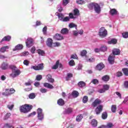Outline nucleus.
<instances>
[{
	"mask_svg": "<svg viewBox=\"0 0 128 128\" xmlns=\"http://www.w3.org/2000/svg\"><path fill=\"white\" fill-rule=\"evenodd\" d=\"M32 110V106L29 104H25L20 108V112H23L24 114H27V112H30Z\"/></svg>",
	"mask_w": 128,
	"mask_h": 128,
	"instance_id": "1",
	"label": "nucleus"
},
{
	"mask_svg": "<svg viewBox=\"0 0 128 128\" xmlns=\"http://www.w3.org/2000/svg\"><path fill=\"white\" fill-rule=\"evenodd\" d=\"M36 112L38 114L37 117L39 120H42L44 118V114L42 112V109L40 108H38L36 110Z\"/></svg>",
	"mask_w": 128,
	"mask_h": 128,
	"instance_id": "2",
	"label": "nucleus"
},
{
	"mask_svg": "<svg viewBox=\"0 0 128 128\" xmlns=\"http://www.w3.org/2000/svg\"><path fill=\"white\" fill-rule=\"evenodd\" d=\"M16 92V90L14 88L6 89L5 92L2 93L3 96H10Z\"/></svg>",
	"mask_w": 128,
	"mask_h": 128,
	"instance_id": "3",
	"label": "nucleus"
},
{
	"mask_svg": "<svg viewBox=\"0 0 128 128\" xmlns=\"http://www.w3.org/2000/svg\"><path fill=\"white\" fill-rule=\"evenodd\" d=\"M44 64L42 63L38 64V65H36L34 66H31V69L34 70H44Z\"/></svg>",
	"mask_w": 128,
	"mask_h": 128,
	"instance_id": "4",
	"label": "nucleus"
},
{
	"mask_svg": "<svg viewBox=\"0 0 128 128\" xmlns=\"http://www.w3.org/2000/svg\"><path fill=\"white\" fill-rule=\"evenodd\" d=\"M99 36L104 38L108 34V31L104 27H102L99 30Z\"/></svg>",
	"mask_w": 128,
	"mask_h": 128,
	"instance_id": "5",
	"label": "nucleus"
},
{
	"mask_svg": "<svg viewBox=\"0 0 128 128\" xmlns=\"http://www.w3.org/2000/svg\"><path fill=\"white\" fill-rule=\"evenodd\" d=\"M12 72H14V74H11L10 76H12V78H16V76H18V75L20 74V73L22 72H20V70L19 69H16L15 70L13 71Z\"/></svg>",
	"mask_w": 128,
	"mask_h": 128,
	"instance_id": "6",
	"label": "nucleus"
},
{
	"mask_svg": "<svg viewBox=\"0 0 128 128\" xmlns=\"http://www.w3.org/2000/svg\"><path fill=\"white\" fill-rule=\"evenodd\" d=\"M34 42V40L32 38H28L26 42V46L28 48H31L32 46V44Z\"/></svg>",
	"mask_w": 128,
	"mask_h": 128,
	"instance_id": "7",
	"label": "nucleus"
},
{
	"mask_svg": "<svg viewBox=\"0 0 128 128\" xmlns=\"http://www.w3.org/2000/svg\"><path fill=\"white\" fill-rule=\"evenodd\" d=\"M102 104V100H100L98 98H96L92 103V106L93 108H96V106H98V104Z\"/></svg>",
	"mask_w": 128,
	"mask_h": 128,
	"instance_id": "8",
	"label": "nucleus"
},
{
	"mask_svg": "<svg viewBox=\"0 0 128 128\" xmlns=\"http://www.w3.org/2000/svg\"><path fill=\"white\" fill-rule=\"evenodd\" d=\"M104 106L102 105H99L95 110L96 114H100L102 112Z\"/></svg>",
	"mask_w": 128,
	"mask_h": 128,
	"instance_id": "9",
	"label": "nucleus"
},
{
	"mask_svg": "<svg viewBox=\"0 0 128 128\" xmlns=\"http://www.w3.org/2000/svg\"><path fill=\"white\" fill-rule=\"evenodd\" d=\"M104 68V64L102 63H99L98 64L96 68H95V70H99L100 71L102 70L103 68Z\"/></svg>",
	"mask_w": 128,
	"mask_h": 128,
	"instance_id": "10",
	"label": "nucleus"
},
{
	"mask_svg": "<svg viewBox=\"0 0 128 128\" xmlns=\"http://www.w3.org/2000/svg\"><path fill=\"white\" fill-rule=\"evenodd\" d=\"M94 9L96 14L100 13V6L98 4L95 3Z\"/></svg>",
	"mask_w": 128,
	"mask_h": 128,
	"instance_id": "11",
	"label": "nucleus"
},
{
	"mask_svg": "<svg viewBox=\"0 0 128 128\" xmlns=\"http://www.w3.org/2000/svg\"><path fill=\"white\" fill-rule=\"evenodd\" d=\"M54 38L56 40H64V36L60 34H56V35L54 36Z\"/></svg>",
	"mask_w": 128,
	"mask_h": 128,
	"instance_id": "12",
	"label": "nucleus"
},
{
	"mask_svg": "<svg viewBox=\"0 0 128 128\" xmlns=\"http://www.w3.org/2000/svg\"><path fill=\"white\" fill-rule=\"evenodd\" d=\"M8 64L4 62L0 66V68H2V70H8Z\"/></svg>",
	"mask_w": 128,
	"mask_h": 128,
	"instance_id": "13",
	"label": "nucleus"
},
{
	"mask_svg": "<svg viewBox=\"0 0 128 128\" xmlns=\"http://www.w3.org/2000/svg\"><path fill=\"white\" fill-rule=\"evenodd\" d=\"M57 104H58V106H64L66 103L64 102V100H63L62 98H60L58 100Z\"/></svg>",
	"mask_w": 128,
	"mask_h": 128,
	"instance_id": "14",
	"label": "nucleus"
},
{
	"mask_svg": "<svg viewBox=\"0 0 128 128\" xmlns=\"http://www.w3.org/2000/svg\"><path fill=\"white\" fill-rule=\"evenodd\" d=\"M46 78L49 82H52V84L54 82V79L52 78V76L50 74L46 76Z\"/></svg>",
	"mask_w": 128,
	"mask_h": 128,
	"instance_id": "15",
	"label": "nucleus"
},
{
	"mask_svg": "<svg viewBox=\"0 0 128 128\" xmlns=\"http://www.w3.org/2000/svg\"><path fill=\"white\" fill-rule=\"evenodd\" d=\"M12 40V36H5L0 42H10Z\"/></svg>",
	"mask_w": 128,
	"mask_h": 128,
	"instance_id": "16",
	"label": "nucleus"
},
{
	"mask_svg": "<svg viewBox=\"0 0 128 128\" xmlns=\"http://www.w3.org/2000/svg\"><path fill=\"white\" fill-rule=\"evenodd\" d=\"M46 44L48 46H49V48H52V39L50 38H48Z\"/></svg>",
	"mask_w": 128,
	"mask_h": 128,
	"instance_id": "17",
	"label": "nucleus"
},
{
	"mask_svg": "<svg viewBox=\"0 0 128 128\" xmlns=\"http://www.w3.org/2000/svg\"><path fill=\"white\" fill-rule=\"evenodd\" d=\"M108 61L110 64H114V57L110 55L108 56Z\"/></svg>",
	"mask_w": 128,
	"mask_h": 128,
	"instance_id": "18",
	"label": "nucleus"
},
{
	"mask_svg": "<svg viewBox=\"0 0 128 128\" xmlns=\"http://www.w3.org/2000/svg\"><path fill=\"white\" fill-rule=\"evenodd\" d=\"M112 54L114 56H118L120 54V50L118 48H114L112 50Z\"/></svg>",
	"mask_w": 128,
	"mask_h": 128,
	"instance_id": "19",
	"label": "nucleus"
},
{
	"mask_svg": "<svg viewBox=\"0 0 128 128\" xmlns=\"http://www.w3.org/2000/svg\"><path fill=\"white\" fill-rule=\"evenodd\" d=\"M86 84L85 82H84V81H80L78 82V86L79 88H84L86 86Z\"/></svg>",
	"mask_w": 128,
	"mask_h": 128,
	"instance_id": "20",
	"label": "nucleus"
},
{
	"mask_svg": "<svg viewBox=\"0 0 128 128\" xmlns=\"http://www.w3.org/2000/svg\"><path fill=\"white\" fill-rule=\"evenodd\" d=\"M24 46H22V44H18L16 46L15 48L13 49V50L16 51L20 50H22Z\"/></svg>",
	"mask_w": 128,
	"mask_h": 128,
	"instance_id": "21",
	"label": "nucleus"
},
{
	"mask_svg": "<svg viewBox=\"0 0 128 128\" xmlns=\"http://www.w3.org/2000/svg\"><path fill=\"white\" fill-rule=\"evenodd\" d=\"M91 124L92 126H94V128L98 126V120L95 119H92L91 121Z\"/></svg>",
	"mask_w": 128,
	"mask_h": 128,
	"instance_id": "22",
	"label": "nucleus"
},
{
	"mask_svg": "<svg viewBox=\"0 0 128 128\" xmlns=\"http://www.w3.org/2000/svg\"><path fill=\"white\" fill-rule=\"evenodd\" d=\"M44 88H50V89L54 88L53 86L48 82L44 83Z\"/></svg>",
	"mask_w": 128,
	"mask_h": 128,
	"instance_id": "23",
	"label": "nucleus"
},
{
	"mask_svg": "<svg viewBox=\"0 0 128 128\" xmlns=\"http://www.w3.org/2000/svg\"><path fill=\"white\" fill-rule=\"evenodd\" d=\"M10 47L8 46H4L0 48V52H6V50H8Z\"/></svg>",
	"mask_w": 128,
	"mask_h": 128,
	"instance_id": "24",
	"label": "nucleus"
},
{
	"mask_svg": "<svg viewBox=\"0 0 128 128\" xmlns=\"http://www.w3.org/2000/svg\"><path fill=\"white\" fill-rule=\"evenodd\" d=\"M84 118V116L82 114H79L78 116H76V122H80Z\"/></svg>",
	"mask_w": 128,
	"mask_h": 128,
	"instance_id": "25",
	"label": "nucleus"
},
{
	"mask_svg": "<svg viewBox=\"0 0 128 128\" xmlns=\"http://www.w3.org/2000/svg\"><path fill=\"white\" fill-rule=\"evenodd\" d=\"M102 80L103 82H108L110 80V76L108 75H105L102 77Z\"/></svg>",
	"mask_w": 128,
	"mask_h": 128,
	"instance_id": "26",
	"label": "nucleus"
},
{
	"mask_svg": "<svg viewBox=\"0 0 128 128\" xmlns=\"http://www.w3.org/2000/svg\"><path fill=\"white\" fill-rule=\"evenodd\" d=\"M62 34H68V29L66 28H63L60 32Z\"/></svg>",
	"mask_w": 128,
	"mask_h": 128,
	"instance_id": "27",
	"label": "nucleus"
},
{
	"mask_svg": "<svg viewBox=\"0 0 128 128\" xmlns=\"http://www.w3.org/2000/svg\"><path fill=\"white\" fill-rule=\"evenodd\" d=\"M79 94H80L78 93V92L76 90H74L72 93V96L73 98H78Z\"/></svg>",
	"mask_w": 128,
	"mask_h": 128,
	"instance_id": "28",
	"label": "nucleus"
},
{
	"mask_svg": "<svg viewBox=\"0 0 128 128\" xmlns=\"http://www.w3.org/2000/svg\"><path fill=\"white\" fill-rule=\"evenodd\" d=\"M110 14L112 16H114V14H118V10L114 8L111 9L110 10Z\"/></svg>",
	"mask_w": 128,
	"mask_h": 128,
	"instance_id": "29",
	"label": "nucleus"
},
{
	"mask_svg": "<svg viewBox=\"0 0 128 128\" xmlns=\"http://www.w3.org/2000/svg\"><path fill=\"white\" fill-rule=\"evenodd\" d=\"M36 51L39 56H44V50L38 49Z\"/></svg>",
	"mask_w": 128,
	"mask_h": 128,
	"instance_id": "30",
	"label": "nucleus"
},
{
	"mask_svg": "<svg viewBox=\"0 0 128 128\" xmlns=\"http://www.w3.org/2000/svg\"><path fill=\"white\" fill-rule=\"evenodd\" d=\"M102 120H106L108 118V112H105L102 114Z\"/></svg>",
	"mask_w": 128,
	"mask_h": 128,
	"instance_id": "31",
	"label": "nucleus"
},
{
	"mask_svg": "<svg viewBox=\"0 0 128 128\" xmlns=\"http://www.w3.org/2000/svg\"><path fill=\"white\" fill-rule=\"evenodd\" d=\"M118 42V40L116 39H112L111 40L108 42V44H116Z\"/></svg>",
	"mask_w": 128,
	"mask_h": 128,
	"instance_id": "32",
	"label": "nucleus"
},
{
	"mask_svg": "<svg viewBox=\"0 0 128 128\" xmlns=\"http://www.w3.org/2000/svg\"><path fill=\"white\" fill-rule=\"evenodd\" d=\"M58 64H60V60H58L56 64L52 67V70H56L58 68Z\"/></svg>",
	"mask_w": 128,
	"mask_h": 128,
	"instance_id": "33",
	"label": "nucleus"
},
{
	"mask_svg": "<svg viewBox=\"0 0 128 128\" xmlns=\"http://www.w3.org/2000/svg\"><path fill=\"white\" fill-rule=\"evenodd\" d=\"M114 126V125L112 122H108L106 125H105L106 128H112Z\"/></svg>",
	"mask_w": 128,
	"mask_h": 128,
	"instance_id": "34",
	"label": "nucleus"
},
{
	"mask_svg": "<svg viewBox=\"0 0 128 128\" xmlns=\"http://www.w3.org/2000/svg\"><path fill=\"white\" fill-rule=\"evenodd\" d=\"M96 3H90L88 4V6L90 10H94Z\"/></svg>",
	"mask_w": 128,
	"mask_h": 128,
	"instance_id": "35",
	"label": "nucleus"
},
{
	"mask_svg": "<svg viewBox=\"0 0 128 128\" xmlns=\"http://www.w3.org/2000/svg\"><path fill=\"white\" fill-rule=\"evenodd\" d=\"M57 16H58V18H59L60 20H63L64 16L62 14L58 13Z\"/></svg>",
	"mask_w": 128,
	"mask_h": 128,
	"instance_id": "36",
	"label": "nucleus"
},
{
	"mask_svg": "<svg viewBox=\"0 0 128 128\" xmlns=\"http://www.w3.org/2000/svg\"><path fill=\"white\" fill-rule=\"evenodd\" d=\"M74 16H80V10L78 8H75L74 10Z\"/></svg>",
	"mask_w": 128,
	"mask_h": 128,
	"instance_id": "37",
	"label": "nucleus"
},
{
	"mask_svg": "<svg viewBox=\"0 0 128 128\" xmlns=\"http://www.w3.org/2000/svg\"><path fill=\"white\" fill-rule=\"evenodd\" d=\"M111 110L112 112H116V106L112 105L111 107Z\"/></svg>",
	"mask_w": 128,
	"mask_h": 128,
	"instance_id": "38",
	"label": "nucleus"
},
{
	"mask_svg": "<svg viewBox=\"0 0 128 128\" xmlns=\"http://www.w3.org/2000/svg\"><path fill=\"white\" fill-rule=\"evenodd\" d=\"M66 114H72V108H69L65 110Z\"/></svg>",
	"mask_w": 128,
	"mask_h": 128,
	"instance_id": "39",
	"label": "nucleus"
},
{
	"mask_svg": "<svg viewBox=\"0 0 128 128\" xmlns=\"http://www.w3.org/2000/svg\"><path fill=\"white\" fill-rule=\"evenodd\" d=\"M88 96H84L82 98V102L84 104H86V102H88Z\"/></svg>",
	"mask_w": 128,
	"mask_h": 128,
	"instance_id": "40",
	"label": "nucleus"
},
{
	"mask_svg": "<svg viewBox=\"0 0 128 128\" xmlns=\"http://www.w3.org/2000/svg\"><path fill=\"white\" fill-rule=\"evenodd\" d=\"M122 70L124 75L128 76V68H124L122 69Z\"/></svg>",
	"mask_w": 128,
	"mask_h": 128,
	"instance_id": "41",
	"label": "nucleus"
},
{
	"mask_svg": "<svg viewBox=\"0 0 128 128\" xmlns=\"http://www.w3.org/2000/svg\"><path fill=\"white\" fill-rule=\"evenodd\" d=\"M73 74L72 73H68L67 74V77H66V80H70V78H72Z\"/></svg>",
	"mask_w": 128,
	"mask_h": 128,
	"instance_id": "42",
	"label": "nucleus"
},
{
	"mask_svg": "<svg viewBox=\"0 0 128 128\" xmlns=\"http://www.w3.org/2000/svg\"><path fill=\"white\" fill-rule=\"evenodd\" d=\"M9 68L10 70H12V72H13L14 70H16V66L14 65H10L9 66Z\"/></svg>",
	"mask_w": 128,
	"mask_h": 128,
	"instance_id": "43",
	"label": "nucleus"
},
{
	"mask_svg": "<svg viewBox=\"0 0 128 128\" xmlns=\"http://www.w3.org/2000/svg\"><path fill=\"white\" fill-rule=\"evenodd\" d=\"M86 54H88L86 50H84L81 52L80 56H86Z\"/></svg>",
	"mask_w": 128,
	"mask_h": 128,
	"instance_id": "44",
	"label": "nucleus"
},
{
	"mask_svg": "<svg viewBox=\"0 0 128 128\" xmlns=\"http://www.w3.org/2000/svg\"><path fill=\"white\" fill-rule=\"evenodd\" d=\"M69 28H76H76H78V26L74 23H70L69 24Z\"/></svg>",
	"mask_w": 128,
	"mask_h": 128,
	"instance_id": "45",
	"label": "nucleus"
},
{
	"mask_svg": "<svg viewBox=\"0 0 128 128\" xmlns=\"http://www.w3.org/2000/svg\"><path fill=\"white\" fill-rule=\"evenodd\" d=\"M29 98L31 100H33V98H36V94L34 93H31L28 95Z\"/></svg>",
	"mask_w": 128,
	"mask_h": 128,
	"instance_id": "46",
	"label": "nucleus"
},
{
	"mask_svg": "<svg viewBox=\"0 0 128 128\" xmlns=\"http://www.w3.org/2000/svg\"><path fill=\"white\" fill-rule=\"evenodd\" d=\"M68 4H70V0H62V4L66 6Z\"/></svg>",
	"mask_w": 128,
	"mask_h": 128,
	"instance_id": "47",
	"label": "nucleus"
},
{
	"mask_svg": "<svg viewBox=\"0 0 128 128\" xmlns=\"http://www.w3.org/2000/svg\"><path fill=\"white\" fill-rule=\"evenodd\" d=\"M103 88L105 90V92L106 90H110V85H108V84H104L103 86Z\"/></svg>",
	"mask_w": 128,
	"mask_h": 128,
	"instance_id": "48",
	"label": "nucleus"
},
{
	"mask_svg": "<svg viewBox=\"0 0 128 128\" xmlns=\"http://www.w3.org/2000/svg\"><path fill=\"white\" fill-rule=\"evenodd\" d=\"M68 64L70 66H75L76 63L74 62V60H71L68 62Z\"/></svg>",
	"mask_w": 128,
	"mask_h": 128,
	"instance_id": "49",
	"label": "nucleus"
},
{
	"mask_svg": "<svg viewBox=\"0 0 128 128\" xmlns=\"http://www.w3.org/2000/svg\"><path fill=\"white\" fill-rule=\"evenodd\" d=\"M76 2L78 4H85L84 0H76Z\"/></svg>",
	"mask_w": 128,
	"mask_h": 128,
	"instance_id": "50",
	"label": "nucleus"
},
{
	"mask_svg": "<svg viewBox=\"0 0 128 128\" xmlns=\"http://www.w3.org/2000/svg\"><path fill=\"white\" fill-rule=\"evenodd\" d=\"M122 35L123 38H128V32H124L122 34Z\"/></svg>",
	"mask_w": 128,
	"mask_h": 128,
	"instance_id": "51",
	"label": "nucleus"
},
{
	"mask_svg": "<svg viewBox=\"0 0 128 128\" xmlns=\"http://www.w3.org/2000/svg\"><path fill=\"white\" fill-rule=\"evenodd\" d=\"M100 52H106L108 50V47L106 46H102L100 48Z\"/></svg>",
	"mask_w": 128,
	"mask_h": 128,
	"instance_id": "52",
	"label": "nucleus"
},
{
	"mask_svg": "<svg viewBox=\"0 0 128 128\" xmlns=\"http://www.w3.org/2000/svg\"><path fill=\"white\" fill-rule=\"evenodd\" d=\"M11 114L10 113H6V114L5 115L4 117V120H8L10 117V116Z\"/></svg>",
	"mask_w": 128,
	"mask_h": 128,
	"instance_id": "53",
	"label": "nucleus"
},
{
	"mask_svg": "<svg viewBox=\"0 0 128 128\" xmlns=\"http://www.w3.org/2000/svg\"><path fill=\"white\" fill-rule=\"evenodd\" d=\"M91 82H92V84H98V80L97 79H93Z\"/></svg>",
	"mask_w": 128,
	"mask_h": 128,
	"instance_id": "54",
	"label": "nucleus"
},
{
	"mask_svg": "<svg viewBox=\"0 0 128 128\" xmlns=\"http://www.w3.org/2000/svg\"><path fill=\"white\" fill-rule=\"evenodd\" d=\"M46 30H48V27H46V26H45L42 29V32L44 34H46Z\"/></svg>",
	"mask_w": 128,
	"mask_h": 128,
	"instance_id": "55",
	"label": "nucleus"
},
{
	"mask_svg": "<svg viewBox=\"0 0 128 128\" xmlns=\"http://www.w3.org/2000/svg\"><path fill=\"white\" fill-rule=\"evenodd\" d=\"M42 78V75H38L36 76V80L40 81Z\"/></svg>",
	"mask_w": 128,
	"mask_h": 128,
	"instance_id": "56",
	"label": "nucleus"
},
{
	"mask_svg": "<svg viewBox=\"0 0 128 128\" xmlns=\"http://www.w3.org/2000/svg\"><path fill=\"white\" fill-rule=\"evenodd\" d=\"M36 112H33L28 115V118H30V116H36Z\"/></svg>",
	"mask_w": 128,
	"mask_h": 128,
	"instance_id": "57",
	"label": "nucleus"
},
{
	"mask_svg": "<svg viewBox=\"0 0 128 128\" xmlns=\"http://www.w3.org/2000/svg\"><path fill=\"white\" fill-rule=\"evenodd\" d=\"M40 92L42 94H46V92H48V90H46L44 88H42L40 89Z\"/></svg>",
	"mask_w": 128,
	"mask_h": 128,
	"instance_id": "58",
	"label": "nucleus"
},
{
	"mask_svg": "<svg viewBox=\"0 0 128 128\" xmlns=\"http://www.w3.org/2000/svg\"><path fill=\"white\" fill-rule=\"evenodd\" d=\"M24 64L26 66H27L30 65V61L28 60H24L23 62Z\"/></svg>",
	"mask_w": 128,
	"mask_h": 128,
	"instance_id": "59",
	"label": "nucleus"
},
{
	"mask_svg": "<svg viewBox=\"0 0 128 128\" xmlns=\"http://www.w3.org/2000/svg\"><path fill=\"white\" fill-rule=\"evenodd\" d=\"M62 22H70V17L66 16L63 18Z\"/></svg>",
	"mask_w": 128,
	"mask_h": 128,
	"instance_id": "60",
	"label": "nucleus"
},
{
	"mask_svg": "<svg viewBox=\"0 0 128 128\" xmlns=\"http://www.w3.org/2000/svg\"><path fill=\"white\" fill-rule=\"evenodd\" d=\"M14 104H12V105H8L7 107L8 108L9 110H12V108H14Z\"/></svg>",
	"mask_w": 128,
	"mask_h": 128,
	"instance_id": "61",
	"label": "nucleus"
},
{
	"mask_svg": "<svg viewBox=\"0 0 128 128\" xmlns=\"http://www.w3.org/2000/svg\"><path fill=\"white\" fill-rule=\"evenodd\" d=\"M70 58H73L74 60H76V58H78V56H76V54H72L71 55Z\"/></svg>",
	"mask_w": 128,
	"mask_h": 128,
	"instance_id": "62",
	"label": "nucleus"
},
{
	"mask_svg": "<svg viewBox=\"0 0 128 128\" xmlns=\"http://www.w3.org/2000/svg\"><path fill=\"white\" fill-rule=\"evenodd\" d=\"M5 128H14V126H10V124H5Z\"/></svg>",
	"mask_w": 128,
	"mask_h": 128,
	"instance_id": "63",
	"label": "nucleus"
},
{
	"mask_svg": "<svg viewBox=\"0 0 128 128\" xmlns=\"http://www.w3.org/2000/svg\"><path fill=\"white\" fill-rule=\"evenodd\" d=\"M124 86L126 88H128V81L124 82Z\"/></svg>",
	"mask_w": 128,
	"mask_h": 128,
	"instance_id": "64",
	"label": "nucleus"
}]
</instances>
